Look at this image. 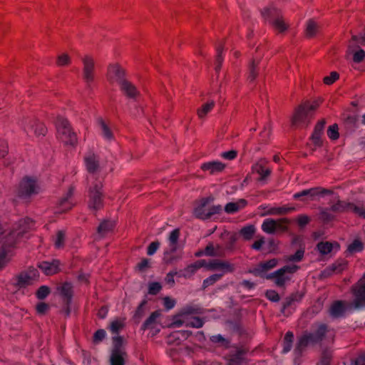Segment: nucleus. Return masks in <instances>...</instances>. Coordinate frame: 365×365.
Returning a JSON list of instances; mask_svg holds the SVG:
<instances>
[{"label": "nucleus", "mask_w": 365, "mask_h": 365, "mask_svg": "<svg viewBox=\"0 0 365 365\" xmlns=\"http://www.w3.org/2000/svg\"><path fill=\"white\" fill-rule=\"evenodd\" d=\"M57 138L65 145L76 146L78 144V137L73 131L70 122L63 116H57L56 121Z\"/></svg>", "instance_id": "nucleus-1"}, {"label": "nucleus", "mask_w": 365, "mask_h": 365, "mask_svg": "<svg viewBox=\"0 0 365 365\" xmlns=\"http://www.w3.org/2000/svg\"><path fill=\"white\" fill-rule=\"evenodd\" d=\"M25 229L19 232H10L2 241L1 247H0V269H2L7 263L9 262L10 258L8 257L9 254L11 252V249L15 247L20 237L23 236Z\"/></svg>", "instance_id": "nucleus-2"}, {"label": "nucleus", "mask_w": 365, "mask_h": 365, "mask_svg": "<svg viewBox=\"0 0 365 365\" xmlns=\"http://www.w3.org/2000/svg\"><path fill=\"white\" fill-rule=\"evenodd\" d=\"M214 197L212 196H208L202 197L199 200L198 205L193 210V215L199 220H207L210 219L213 215L220 214L222 211L221 205H212L207 210H206V206L213 202Z\"/></svg>", "instance_id": "nucleus-3"}, {"label": "nucleus", "mask_w": 365, "mask_h": 365, "mask_svg": "<svg viewBox=\"0 0 365 365\" xmlns=\"http://www.w3.org/2000/svg\"><path fill=\"white\" fill-rule=\"evenodd\" d=\"M322 103V101L319 98L312 102L307 101L301 103L295 108L292 123L293 125H297L301 123H304L308 118L309 112L315 110Z\"/></svg>", "instance_id": "nucleus-4"}, {"label": "nucleus", "mask_w": 365, "mask_h": 365, "mask_svg": "<svg viewBox=\"0 0 365 365\" xmlns=\"http://www.w3.org/2000/svg\"><path fill=\"white\" fill-rule=\"evenodd\" d=\"M57 289L62 301L60 312L66 317H68L71 314V306L74 294L73 287L71 282H65L58 287Z\"/></svg>", "instance_id": "nucleus-5"}, {"label": "nucleus", "mask_w": 365, "mask_h": 365, "mask_svg": "<svg viewBox=\"0 0 365 365\" xmlns=\"http://www.w3.org/2000/svg\"><path fill=\"white\" fill-rule=\"evenodd\" d=\"M299 267L296 264L285 265L282 268L274 271L272 273L267 275V279H274L275 284L279 287H282L285 285L287 281L291 279V277L288 274H292L295 273Z\"/></svg>", "instance_id": "nucleus-6"}, {"label": "nucleus", "mask_w": 365, "mask_h": 365, "mask_svg": "<svg viewBox=\"0 0 365 365\" xmlns=\"http://www.w3.org/2000/svg\"><path fill=\"white\" fill-rule=\"evenodd\" d=\"M39 187L36 180L32 178L26 176L19 183L18 196L24 200H29L33 195L38 193Z\"/></svg>", "instance_id": "nucleus-7"}, {"label": "nucleus", "mask_w": 365, "mask_h": 365, "mask_svg": "<svg viewBox=\"0 0 365 365\" xmlns=\"http://www.w3.org/2000/svg\"><path fill=\"white\" fill-rule=\"evenodd\" d=\"M102 184L96 182L90 187L88 193V207L95 211L101 210L103 207V195L101 191Z\"/></svg>", "instance_id": "nucleus-8"}, {"label": "nucleus", "mask_w": 365, "mask_h": 365, "mask_svg": "<svg viewBox=\"0 0 365 365\" xmlns=\"http://www.w3.org/2000/svg\"><path fill=\"white\" fill-rule=\"evenodd\" d=\"M333 191L322 187H314L309 189L303 190L293 195L294 200L301 201L314 200L316 197L324 196L325 195H331Z\"/></svg>", "instance_id": "nucleus-9"}, {"label": "nucleus", "mask_w": 365, "mask_h": 365, "mask_svg": "<svg viewBox=\"0 0 365 365\" xmlns=\"http://www.w3.org/2000/svg\"><path fill=\"white\" fill-rule=\"evenodd\" d=\"M262 15L265 20L269 21L279 32L287 30V26L280 17L279 11L274 7L265 8L262 11Z\"/></svg>", "instance_id": "nucleus-10"}, {"label": "nucleus", "mask_w": 365, "mask_h": 365, "mask_svg": "<svg viewBox=\"0 0 365 365\" xmlns=\"http://www.w3.org/2000/svg\"><path fill=\"white\" fill-rule=\"evenodd\" d=\"M74 191L75 187L71 185L65 195L61 197L56 202L54 212L55 214H62L66 212L73 207L75 205L73 199Z\"/></svg>", "instance_id": "nucleus-11"}, {"label": "nucleus", "mask_w": 365, "mask_h": 365, "mask_svg": "<svg viewBox=\"0 0 365 365\" xmlns=\"http://www.w3.org/2000/svg\"><path fill=\"white\" fill-rule=\"evenodd\" d=\"M304 293L301 292H295L291 293L284 299L281 308V313L284 316H289L296 309V304L300 302L304 298Z\"/></svg>", "instance_id": "nucleus-12"}, {"label": "nucleus", "mask_w": 365, "mask_h": 365, "mask_svg": "<svg viewBox=\"0 0 365 365\" xmlns=\"http://www.w3.org/2000/svg\"><path fill=\"white\" fill-rule=\"evenodd\" d=\"M351 290L354 297V304L355 307H365V273L352 287Z\"/></svg>", "instance_id": "nucleus-13"}, {"label": "nucleus", "mask_w": 365, "mask_h": 365, "mask_svg": "<svg viewBox=\"0 0 365 365\" xmlns=\"http://www.w3.org/2000/svg\"><path fill=\"white\" fill-rule=\"evenodd\" d=\"M24 129L28 134L33 132L37 137L45 136L47 133L46 125L36 118L25 119Z\"/></svg>", "instance_id": "nucleus-14"}, {"label": "nucleus", "mask_w": 365, "mask_h": 365, "mask_svg": "<svg viewBox=\"0 0 365 365\" xmlns=\"http://www.w3.org/2000/svg\"><path fill=\"white\" fill-rule=\"evenodd\" d=\"M107 78L110 83H117L118 86L127 79L125 71L118 64L108 66Z\"/></svg>", "instance_id": "nucleus-15"}, {"label": "nucleus", "mask_w": 365, "mask_h": 365, "mask_svg": "<svg viewBox=\"0 0 365 365\" xmlns=\"http://www.w3.org/2000/svg\"><path fill=\"white\" fill-rule=\"evenodd\" d=\"M83 78L88 87H91V83L94 81L95 63L93 59L88 56H86L83 58Z\"/></svg>", "instance_id": "nucleus-16"}, {"label": "nucleus", "mask_w": 365, "mask_h": 365, "mask_svg": "<svg viewBox=\"0 0 365 365\" xmlns=\"http://www.w3.org/2000/svg\"><path fill=\"white\" fill-rule=\"evenodd\" d=\"M119 89L123 96L132 101H136L140 95L138 88L128 79L119 85Z\"/></svg>", "instance_id": "nucleus-17"}, {"label": "nucleus", "mask_w": 365, "mask_h": 365, "mask_svg": "<svg viewBox=\"0 0 365 365\" xmlns=\"http://www.w3.org/2000/svg\"><path fill=\"white\" fill-rule=\"evenodd\" d=\"M329 210L334 212L343 213L351 212L355 214L359 210V206L356 205L355 204L340 200H338L336 203L329 207Z\"/></svg>", "instance_id": "nucleus-18"}, {"label": "nucleus", "mask_w": 365, "mask_h": 365, "mask_svg": "<svg viewBox=\"0 0 365 365\" xmlns=\"http://www.w3.org/2000/svg\"><path fill=\"white\" fill-rule=\"evenodd\" d=\"M329 331V327L326 324L321 323L317 325L314 330L307 334L311 339L312 344H316L324 339Z\"/></svg>", "instance_id": "nucleus-19"}, {"label": "nucleus", "mask_w": 365, "mask_h": 365, "mask_svg": "<svg viewBox=\"0 0 365 365\" xmlns=\"http://www.w3.org/2000/svg\"><path fill=\"white\" fill-rule=\"evenodd\" d=\"M61 262L58 259L51 262L43 261L38 263V267L47 276L53 275L60 272Z\"/></svg>", "instance_id": "nucleus-20"}, {"label": "nucleus", "mask_w": 365, "mask_h": 365, "mask_svg": "<svg viewBox=\"0 0 365 365\" xmlns=\"http://www.w3.org/2000/svg\"><path fill=\"white\" fill-rule=\"evenodd\" d=\"M209 270L222 269L225 272H233L235 270L234 264L227 261H222L220 259H212L209 262H206L205 267Z\"/></svg>", "instance_id": "nucleus-21"}, {"label": "nucleus", "mask_w": 365, "mask_h": 365, "mask_svg": "<svg viewBox=\"0 0 365 365\" xmlns=\"http://www.w3.org/2000/svg\"><path fill=\"white\" fill-rule=\"evenodd\" d=\"M206 265L205 259H199L187 265L183 270L180 272L179 277H184L185 279L190 278L193 274L196 273V272L202 268L205 267Z\"/></svg>", "instance_id": "nucleus-22"}, {"label": "nucleus", "mask_w": 365, "mask_h": 365, "mask_svg": "<svg viewBox=\"0 0 365 365\" xmlns=\"http://www.w3.org/2000/svg\"><path fill=\"white\" fill-rule=\"evenodd\" d=\"M84 163L87 171L91 174L96 173L99 169V158L93 153H89L84 157Z\"/></svg>", "instance_id": "nucleus-23"}, {"label": "nucleus", "mask_w": 365, "mask_h": 365, "mask_svg": "<svg viewBox=\"0 0 365 365\" xmlns=\"http://www.w3.org/2000/svg\"><path fill=\"white\" fill-rule=\"evenodd\" d=\"M326 121L322 119L315 125L314 131L312 134V140L314 145L320 147L322 145V135L324 132Z\"/></svg>", "instance_id": "nucleus-24"}, {"label": "nucleus", "mask_w": 365, "mask_h": 365, "mask_svg": "<svg viewBox=\"0 0 365 365\" xmlns=\"http://www.w3.org/2000/svg\"><path fill=\"white\" fill-rule=\"evenodd\" d=\"M202 170L209 172L210 175H215L221 173L225 168V164L220 161H210L201 165Z\"/></svg>", "instance_id": "nucleus-25"}, {"label": "nucleus", "mask_w": 365, "mask_h": 365, "mask_svg": "<svg viewBox=\"0 0 365 365\" xmlns=\"http://www.w3.org/2000/svg\"><path fill=\"white\" fill-rule=\"evenodd\" d=\"M278 264V259L273 258L264 262H259L257 267L254 269L253 273L255 275L262 276L263 273L274 268Z\"/></svg>", "instance_id": "nucleus-26"}, {"label": "nucleus", "mask_w": 365, "mask_h": 365, "mask_svg": "<svg viewBox=\"0 0 365 365\" xmlns=\"http://www.w3.org/2000/svg\"><path fill=\"white\" fill-rule=\"evenodd\" d=\"M205 309L199 304H188L184 306L179 312V317H185L192 314H202Z\"/></svg>", "instance_id": "nucleus-27"}, {"label": "nucleus", "mask_w": 365, "mask_h": 365, "mask_svg": "<svg viewBox=\"0 0 365 365\" xmlns=\"http://www.w3.org/2000/svg\"><path fill=\"white\" fill-rule=\"evenodd\" d=\"M97 122L101 128L102 137L108 141L113 140L115 139L114 134L106 122L102 118H98Z\"/></svg>", "instance_id": "nucleus-28"}, {"label": "nucleus", "mask_w": 365, "mask_h": 365, "mask_svg": "<svg viewBox=\"0 0 365 365\" xmlns=\"http://www.w3.org/2000/svg\"><path fill=\"white\" fill-rule=\"evenodd\" d=\"M191 334L192 332L187 330L173 331L168 336L169 343L175 342L177 344H179L182 340H185L190 337Z\"/></svg>", "instance_id": "nucleus-29"}, {"label": "nucleus", "mask_w": 365, "mask_h": 365, "mask_svg": "<svg viewBox=\"0 0 365 365\" xmlns=\"http://www.w3.org/2000/svg\"><path fill=\"white\" fill-rule=\"evenodd\" d=\"M345 312V303L339 300L333 302L329 309L330 315L334 318L342 317Z\"/></svg>", "instance_id": "nucleus-30"}, {"label": "nucleus", "mask_w": 365, "mask_h": 365, "mask_svg": "<svg viewBox=\"0 0 365 365\" xmlns=\"http://www.w3.org/2000/svg\"><path fill=\"white\" fill-rule=\"evenodd\" d=\"M336 247L338 250L340 247L339 244L336 242L334 243L326 241V242H319L317 245V249L319 252L322 255H326L331 252L334 247Z\"/></svg>", "instance_id": "nucleus-31"}, {"label": "nucleus", "mask_w": 365, "mask_h": 365, "mask_svg": "<svg viewBox=\"0 0 365 365\" xmlns=\"http://www.w3.org/2000/svg\"><path fill=\"white\" fill-rule=\"evenodd\" d=\"M126 356L125 351L112 350L110 358V365H125Z\"/></svg>", "instance_id": "nucleus-32"}, {"label": "nucleus", "mask_w": 365, "mask_h": 365, "mask_svg": "<svg viewBox=\"0 0 365 365\" xmlns=\"http://www.w3.org/2000/svg\"><path fill=\"white\" fill-rule=\"evenodd\" d=\"M312 344L311 339L308 334L306 333L300 336L298 339L297 345L294 348V354L296 355H301L304 349L309 344Z\"/></svg>", "instance_id": "nucleus-33"}, {"label": "nucleus", "mask_w": 365, "mask_h": 365, "mask_svg": "<svg viewBox=\"0 0 365 365\" xmlns=\"http://www.w3.org/2000/svg\"><path fill=\"white\" fill-rule=\"evenodd\" d=\"M247 200L240 199L236 202H228L225 207V211L228 214H234L247 205Z\"/></svg>", "instance_id": "nucleus-34"}, {"label": "nucleus", "mask_w": 365, "mask_h": 365, "mask_svg": "<svg viewBox=\"0 0 365 365\" xmlns=\"http://www.w3.org/2000/svg\"><path fill=\"white\" fill-rule=\"evenodd\" d=\"M32 277L26 272H21L16 277V287L25 288L32 284Z\"/></svg>", "instance_id": "nucleus-35"}, {"label": "nucleus", "mask_w": 365, "mask_h": 365, "mask_svg": "<svg viewBox=\"0 0 365 365\" xmlns=\"http://www.w3.org/2000/svg\"><path fill=\"white\" fill-rule=\"evenodd\" d=\"M253 170L259 175L258 181H265L272 173L271 169L265 168V166L261 163H257L253 166Z\"/></svg>", "instance_id": "nucleus-36"}, {"label": "nucleus", "mask_w": 365, "mask_h": 365, "mask_svg": "<svg viewBox=\"0 0 365 365\" xmlns=\"http://www.w3.org/2000/svg\"><path fill=\"white\" fill-rule=\"evenodd\" d=\"M115 227V223L111 220H103L100 223L97 228V232L101 237H104L108 232L113 231Z\"/></svg>", "instance_id": "nucleus-37"}, {"label": "nucleus", "mask_w": 365, "mask_h": 365, "mask_svg": "<svg viewBox=\"0 0 365 365\" xmlns=\"http://www.w3.org/2000/svg\"><path fill=\"white\" fill-rule=\"evenodd\" d=\"M319 26L313 19H309L307 21L305 35L307 38L314 37L319 31Z\"/></svg>", "instance_id": "nucleus-38"}, {"label": "nucleus", "mask_w": 365, "mask_h": 365, "mask_svg": "<svg viewBox=\"0 0 365 365\" xmlns=\"http://www.w3.org/2000/svg\"><path fill=\"white\" fill-rule=\"evenodd\" d=\"M293 341H294V334L292 331H288L285 334L284 339H283V341H282L283 349L282 351V354H287L292 349Z\"/></svg>", "instance_id": "nucleus-39"}, {"label": "nucleus", "mask_w": 365, "mask_h": 365, "mask_svg": "<svg viewBox=\"0 0 365 365\" xmlns=\"http://www.w3.org/2000/svg\"><path fill=\"white\" fill-rule=\"evenodd\" d=\"M364 250V245L359 239H355L349 245L346 252L350 255L361 252Z\"/></svg>", "instance_id": "nucleus-40"}, {"label": "nucleus", "mask_w": 365, "mask_h": 365, "mask_svg": "<svg viewBox=\"0 0 365 365\" xmlns=\"http://www.w3.org/2000/svg\"><path fill=\"white\" fill-rule=\"evenodd\" d=\"M160 315L159 311H155L150 314L148 318L142 324L140 329L142 331H145L148 329H153V325L155 324L157 318H158Z\"/></svg>", "instance_id": "nucleus-41"}, {"label": "nucleus", "mask_w": 365, "mask_h": 365, "mask_svg": "<svg viewBox=\"0 0 365 365\" xmlns=\"http://www.w3.org/2000/svg\"><path fill=\"white\" fill-rule=\"evenodd\" d=\"M246 351L244 349H237L236 352L232 354L228 361V365H242L244 359V355Z\"/></svg>", "instance_id": "nucleus-42"}, {"label": "nucleus", "mask_w": 365, "mask_h": 365, "mask_svg": "<svg viewBox=\"0 0 365 365\" xmlns=\"http://www.w3.org/2000/svg\"><path fill=\"white\" fill-rule=\"evenodd\" d=\"M255 232L256 228L255 225H249L242 227L240 230V234L242 237L243 240L248 241L252 239Z\"/></svg>", "instance_id": "nucleus-43"}, {"label": "nucleus", "mask_w": 365, "mask_h": 365, "mask_svg": "<svg viewBox=\"0 0 365 365\" xmlns=\"http://www.w3.org/2000/svg\"><path fill=\"white\" fill-rule=\"evenodd\" d=\"M277 222L273 219H266L262 225V230L267 234H273L276 232Z\"/></svg>", "instance_id": "nucleus-44"}, {"label": "nucleus", "mask_w": 365, "mask_h": 365, "mask_svg": "<svg viewBox=\"0 0 365 365\" xmlns=\"http://www.w3.org/2000/svg\"><path fill=\"white\" fill-rule=\"evenodd\" d=\"M215 101H210L204 103L200 108L197 110V115L200 118H203L207 115L208 113H210L213 108L215 107Z\"/></svg>", "instance_id": "nucleus-45"}, {"label": "nucleus", "mask_w": 365, "mask_h": 365, "mask_svg": "<svg viewBox=\"0 0 365 365\" xmlns=\"http://www.w3.org/2000/svg\"><path fill=\"white\" fill-rule=\"evenodd\" d=\"M216 59H215V70L217 73H218L222 66V63L223 62L224 58L222 56L223 52V45L220 43L216 46Z\"/></svg>", "instance_id": "nucleus-46"}, {"label": "nucleus", "mask_w": 365, "mask_h": 365, "mask_svg": "<svg viewBox=\"0 0 365 365\" xmlns=\"http://www.w3.org/2000/svg\"><path fill=\"white\" fill-rule=\"evenodd\" d=\"M295 210H296V209L294 207H288V206L276 207H272L268 211V214H269V215H285L287 213L292 212Z\"/></svg>", "instance_id": "nucleus-47"}, {"label": "nucleus", "mask_w": 365, "mask_h": 365, "mask_svg": "<svg viewBox=\"0 0 365 365\" xmlns=\"http://www.w3.org/2000/svg\"><path fill=\"white\" fill-rule=\"evenodd\" d=\"M305 252L304 247H301L294 255H290L287 257L288 262H301L304 257Z\"/></svg>", "instance_id": "nucleus-48"}, {"label": "nucleus", "mask_w": 365, "mask_h": 365, "mask_svg": "<svg viewBox=\"0 0 365 365\" xmlns=\"http://www.w3.org/2000/svg\"><path fill=\"white\" fill-rule=\"evenodd\" d=\"M334 274H340L347 267V262L344 260H337L330 265Z\"/></svg>", "instance_id": "nucleus-49"}, {"label": "nucleus", "mask_w": 365, "mask_h": 365, "mask_svg": "<svg viewBox=\"0 0 365 365\" xmlns=\"http://www.w3.org/2000/svg\"><path fill=\"white\" fill-rule=\"evenodd\" d=\"M257 67L258 63H255V61L253 60L249 67L247 79L250 82H253L258 76Z\"/></svg>", "instance_id": "nucleus-50"}, {"label": "nucleus", "mask_w": 365, "mask_h": 365, "mask_svg": "<svg viewBox=\"0 0 365 365\" xmlns=\"http://www.w3.org/2000/svg\"><path fill=\"white\" fill-rule=\"evenodd\" d=\"M222 277V274H214L210 275L209 277L205 279L202 282V288L205 289L212 284H214L216 282L220 280Z\"/></svg>", "instance_id": "nucleus-51"}, {"label": "nucleus", "mask_w": 365, "mask_h": 365, "mask_svg": "<svg viewBox=\"0 0 365 365\" xmlns=\"http://www.w3.org/2000/svg\"><path fill=\"white\" fill-rule=\"evenodd\" d=\"M51 293V289L46 285H41L36 292V297L39 300L46 299Z\"/></svg>", "instance_id": "nucleus-52"}, {"label": "nucleus", "mask_w": 365, "mask_h": 365, "mask_svg": "<svg viewBox=\"0 0 365 365\" xmlns=\"http://www.w3.org/2000/svg\"><path fill=\"white\" fill-rule=\"evenodd\" d=\"M124 327V323L120 319H115L110 322L109 329L114 334H118L120 331Z\"/></svg>", "instance_id": "nucleus-53"}, {"label": "nucleus", "mask_w": 365, "mask_h": 365, "mask_svg": "<svg viewBox=\"0 0 365 365\" xmlns=\"http://www.w3.org/2000/svg\"><path fill=\"white\" fill-rule=\"evenodd\" d=\"M327 135L329 139L332 140H336L339 138V127L336 123H334L328 128Z\"/></svg>", "instance_id": "nucleus-54"}, {"label": "nucleus", "mask_w": 365, "mask_h": 365, "mask_svg": "<svg viewBox=\"0 0 365 365\" xmlns=\"http://www.w3.org/2000/svg\"><path fill=\"white\" fill-rule=\"evenodd\" d=\"M205 324V322L203 320V319L200 318V317H192L186 324L187 327H193V328H197V329H199V328H201L203 327Z\"/></svg>", "instance_id": "nucleus-55"}, {"label": "nucleus", "mask_w": 365, "mask_h": 365, "mask_svg": "<svg viewBox=\"0 0 365 365\" xmlns=\"http://www.w3.org/2000/svg\"><path fill=\"white\" fill-rule=\"evenodd\" d=\"M276 231L280 230L282 232H287L288 230V225L290 222V220L288 218H281L276 220Z\"/></svg>", "instance_id": "nucleus-56"}, {"label": "nucleus", "mask_w": 365, "mask_h": 365, "mask_svg": "<svg viewBox=\"0 0 365 365\" xmlns=\"http://www.w3.org/2000/svg\"><path fill=\"white\" fill-rule=\"evenodd\" d=\"M163 255V261L167 264H173V262H177L182 258L181 255H175L169 253H164Z\"/></svg>", "instance_id": "nucleus-57"}, {"label": "nucleus", "mask_w": 365, "mask_h": 365, "mask_svg": "<svg viewBox=\"0 0 365 365\" xmlns=\"http://www.w3.org/2000/svg\"><path fill=\"white\" fill-rule=\"evenodd\" d=\"M106 336V332L103 329H98L93 336V342L96 344L101 342Z\"/></svg>", "instance_id": "nucleus-58"}, {"label": "nucleus", "mask_w": 365, "mask_h": 365, "mask_svg": "<svg viewBox=\"0 0 365 365\" xmlns=\"http://www.w3.org/2000/svg\"><path fill=\"white\" fill-rule=\"evenodd\" d=\"M65 233L62 230L58 231L55 240V247L60 249L64 247Z\"/></svg>", "instance_id": "nucleus-59"}, {"label": "nucleus", "mask_w": 365, "mask_h": 365, "mask_svg": "<svg viewBox=\"0 0 365 365\" xmlns=\"http://www.w3.org/2000/svg\"><path fill=\"white\" fill-rule=\"evenodd\" d=\"M162 289V286L160 282H150L148 285V294L151 295L158 294Z\"/></svg>", "instance_id": "nucleus-60"}, {"label": "nucleus", "mask_w": 365, "mask_h": 365, "mask_svg": "<svg viewBox=\"0 0 365 365\" xmlns=\"http://www.w3.org/2000/svg\"><path fill=\"white\" fill-rule=\"evenodd\" d=\"M265 297L272 302H277L280 299L279 294L277 292L273 289L267 290L265 292Z\"/></svg>", "instance_id": "nucleus-61"}, {"label": "nucleus", "mask_w": 365, "mask_h": 365, "mask_svg": "<svg viewBox=\"0 0 365 365\" xmlns=\"http://www.w3.org/2000/svg\"><path fill=\"white\" fill-rule=\"evenodd\" d=\"M339 78V74L336 71L331 72L329 76H325L323 82L326 85H331Z\"/></svg>", "instance_id": "nucleus-62"}, {"label": "nucleus", "mask_w": 365, "mask_h": 365, "mask_svg": "<svg viewBox=\"0 0 365 365\" xmlns=\"http://www.w3.org/2000/svg\"><path fill=\"white\" fill-rule=\"evenodd\" d=\"M113 350H117L118 351H124L122 349L123 339L120 336H113Z\"/></svg>", "instance_id": "nucleus-63"}, {"label": "nucleus", "mask_w": 365, "mask_h": 365, "mask_svg": "<svg viewBox=\"0 0 365 365\" xmlns=\"http://www.w3.org/2000/svg\"><path fill=\"white\" fill-rule=\"evenodd\" d=\"M365 58V51L359 48L353 53V61L354 63H361Z\"/></svg>", "instance_id": "nucleus-64"}]
</instances>
